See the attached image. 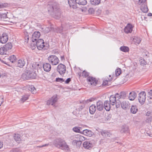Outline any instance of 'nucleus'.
<instances>
[{
	"label": "nucleus",
	"mask_w": 152,
	"mask_h": 152,
	"mask_svg": "<svg viewBox=\"0 0 152 152\" xmlns=\"http://www.w3.org/2000/svg\"><path fill=\"white\" fill-rule=\"evenodd\" d=\"M83 145L85 149H91L93 147V144L90 141H85Z\"/></svg>",
	"instance_id": "f8f14e48"
},
{
	"label": "nucleus",
	"mask_w": 152,
	"mask_h": 152,
	"mask_svg": "<svg viewBox=\"0 0 152 152\" xmlns=\"http://www.w3.org/2000/svg\"><path fill=\"white\" fill-rule=\"evenodd\" d=\"M42 66L44 70L46 72H48L51 69V66L49 63H44Z\"/></svg>",
	"instance_id": "2eb2a0df"
},
{
	"label": "nucleus",
	"mask_w": 152,
	"mask_h": 152,
	"mask_svg": "<svg viewBox=\"0 0 152 152\" xmlns=\"http://www.w3.org/2000/svg\"><path fill=\"white\" fill-rule=\"evenodd\" d=\"M94 100V99L93 98H91L88 99L87 100V102H92Z\"/></svg>",
	"instance_id": "338daca9"
},
{
	"label": "nucleus",
	"mask_w": 152,
	"mask_h": 152,
	"mask_svg": "<svg viewBox=\"0 0 152 152\" xmlns=\"http://www.w3.org/2000/svg\"><path fill=\"white\" fill-rule=\"evenodd\" d=\"M104 107L105 109L107 111H109L110 109V104L108 101H105L104 102Z\"/></svg>",
	"instance_id": "b1692460"
},
{
	"label": "nucleus",
	"mask_w": 152,
	"mask_h": 152,
	"mask_svg": "<svg viewBox=\"0 0 152 152\" xmlns=\"http://www.w3.org/2000/svg\"><path fill=\"white\" fill-rule=\"evenodd\" d=\"M3 46L6 49V50L8 51L11 49L12 47V45L11 42H8L4 45Z\"/></svg>",
	"instance_id": "a878e982"
},
{
	"label": "nucleus",
	"mask_w": 152,
	"mask_h": 152,
	"mask_svg": "<svg viewBox=\"0 0 152 152\" xmlns=\"http://www.w3.org/2000/svg\"><path fill=\"white\" fill-rule=\"evenodd\" d=\"M79 134L74 135L71 136L70 137V139L72 140H76L77 141H79Z\"/></svg>",
	"instance_id": "a19ab883"
},
{
	"label": "nucleus",
	"mask_w": 152,
	"mask_h": 152,
	"mask_svg": "<svg viewBox=\"0 0 152 152\" xmlns=\"http://www.w3.org/2000/svg\"><path fill=\"white\" fill-rule=\"evenodd\" d=\"M77 142L78 141H77L76 140H73V141L72 142V144L74 145H76Z\"/></svg>",
	"instance_id": "052dcab7"
},
{
	"label": "nucleus",
	"mask_w": 152,
	"mask_h": 152,
	"mask_svg": "<svg viewBox=\"0 0 152 152\" xmlns=\"http://www.w3.org/2000/svg\"><path fill=\"white\" fill-rule=\"evenodd\" d=\"M57 70L60 75H64L66 71V67L64 65L60 64L58 66Z\"/></svg>",
	"instance_id": "0eeeda50"
},
{
	"label": "nucleus",
	"mask_w": 152,
	"mask_h": 152,
	"mask_svg": "<svg viewBox=\"0 0 152 152\" xmlns=\"http://www.w3.org/2000/svg\"><path fill=\"white\" fill-rule=\"evenodd\" d=\"M140 5V10L143 12L145 13L148 12V9L146 4V2Z\"/></svg>",
	"instance_id": "412c9836"
},
{
	"label": "nucleus",
	"mask_w": 152,
	"mask_h": 152,
	"mask_svg": "<svg viewBox=\"0 0 152 152\" xmlns=\"http://www.w3.org/2000/svg\"><path fill=\"white\" fill-rule=\"evenodd\" d=\"M10 152H19L18 149L17 148H15L11 150Z\"/></svg>",
	"instance_id": "13d9d810"
},
{
	"label": "nucleus",
	"mask_w": 152,
	"mask_h": 152,
	"mask_svg": "<svg viewBox=\"0 0 152 152\" xmlns=\"http://www.w3.org/2000/svg\"><path fill=\"white\" fill-rule=\"evenodd\" d=\"M7 18V15L5 13H0V20H3Z\"/></svg>",
	"instance_id": "79ce46f5"
},
{
	"label": "nucleus",
	"mask_w": 152,
	"mask_h": 152,
	"mask_svg": "<svg viewBox=\"0 0 152 152\" xmlns=\"http://www.w3.org/2000/svg\"><path fill=\"white\" fill-rule=\"evenodd\" d=\"M36 42V45L37 48L39 50H41L42 49H47L46 48V46L44 45L45 42L42 39H38Z\"/></svg>",
	"instance_id": "423d86ee"
},
{
	"label": "nucleus",
	"mask_w": 152,
	"mask_h": 152,
	"mask_svg": "<svg viewBox=\"0 0 152 152\" xmlns=\"http://www.w3.org/2000/svg\"><path fill=\"white\" fill-rule=\"evenodd\" d=\"M81 143H82L81 142H80L79 141L78 142H77V144H76V145L77 146H79L81 145Z\"/></svg>",
	"instance_id": "e2e57ef3"
},
{
	"label": "nucleus",
	"mask_w": 152,
	"mask_h": 152,
	"mask_svg": "<svg viewBox=\"0 0 152 152\" xmlns=\"http://www.w3.org/2000/svg\"><path fill=\"white\" fill-rule=\"evenodd\" d=\"M101 0H90V2L91 4L96 6L99 4Z\"/></svg>",
	"instance_id": "7c9ffc66"
},
{
	"label": "nucleus",
	"mask_w": 152,
	"mask_h": 152,
	"mask_svg": "<svg viewBox=\"0 0 152 152\" xmlns=\"http://www.w3.org/2000/svg\"><path fill=\"white\" fill-rule=\"evenodd\" d=\"M3 142L1 141L0 140V148H1L3 146Z\"/></svg>",
	"instance_id": "0e129e2a"
},
{
	"label": "nucleus",
	"mask_w": 152,
	"mask_h": 152,
	"mask_svg": "<svg viewBox=\"0 0 152 152\" xmlns=\"http://www.w3.org/2000/svg\"><path fill=\"white\" fill-rule=\"evenodd\" d=\"M82 129L81 127H74L72 129L74 132L82 134V133L81 132L82 131Z\"/></svg>",
	"instance_id": "c9c22d12"
},
{
	"label": "nucleus",
	"mask_w": 152,
	"mask_h": 152,
	"mask_svg": "<svg viewBox=\"0 0 152 152\" xmlns=\"http://www.w3.org/2000/svg\"><path fill=\"white\" fill-rule=\"evenodd\" d=\"M120 50L124 52H128L129 50V48L126 46H122L120 48Z\"/></svg>",
	"instance_id": "f704fd0d"
},
{
	"label": "nucleus",
	"mask_w": 152,
	"mask_h": 152,
	"mask_svg": "<svg viewBox=\"0 0 152 152\" xmlns=\"http://www.w3.org/2000/svg\"><path fill=\"white\" fill-rule=\"evenodd\" d=\"M150 114L151 112L149 111H148L146 114V115L149 116L150 115Z\"/></svg>",
	"instance_id": "69168bd1"
},
{
	"label": "nucleus",
	"mask_w": 152,
	"mask_h": 152,
	"mask_svg": "<svg viewBox=\"0 0 152 152\" xmlns=\"http://www.w3.org/2000/svg\"><path fill=\"white\" fill-rule=\"evenodd\" d=\"M100 133L104 137H110L111 135L110 132L105 130H102Z\"/></svg>",
	"instance_id": "bb28decb"
},
{
	"label": "nucleus",
	"mask_w": 152,
	"mask_h": 152,
	"mask_svg": "<svg viewBox=\"0 0 152 152\" xmlns=\"http://www.w3.org/2000/svg\"><path fill=\"white\" fill-rule=\"evenodd\" d=\"M146 0H137V4L139 5H141L144 4L146 2Z\"/></svg>",
	"instance_id": "a18cd8bd"
},
{
	"label": "nucleus",
	"mask_w": 152,
	"mask_h": 152,
	"mask_svg": "<svg viewBox=\"0 0 152 152\" xmlns=\"http://www.w3.org/2000/svg\"><path fill=\"white\" fill-rule=\"evenodd\" d=\"M148 97L150 99H152V89L151 90L148 92Z\"/></svg>",
	"instance_id": "864d4df0"
},
{
	"label": "nucleus",
	"mask_w": 152,
	"mask_h": 152,
	"mask_svg": "<svg viewBox=\"0 0 152 152\" xmlns=\"http://www.w3.org/2000/svg\"><path fill=\"white\" fill-rule=\"evenodd\" d=\"M116 101V99L114 95H111L110 99V103L112 105H114Z\"/></svg>",
	"instance_id": "cd10ccee"
},
{
	"label": "nucleus",
	"mask_w": 152,
	"mask_h": 152,
	"mask_svg": "<svg viewBox=\"0 0 152 152\" xmlns=\"http://www.w3.org/2000/svg\"><path fill=\"white\" fill-rule=\"evenodd\" d=\"M120 94H119L117 93L115 94V96H114V97H115V98H116V99H117V100L118 101V100L120 99H121V97L120 96Z\"/></svg>",
	"instance_id": "09e8293b"
},
{
	"label": "nucleus",
	"mask_w": 152,
	"mask_h": 152,
	"mask_svg": "<svg viewBox=\"0 0 152 152\" xmlns=\"http://www.w3.org/2000/svg\"><path fill=\"white\" fill-rule=\"evenodd\" d=\"M131 112L133 114H135L138 111V109L136 105H132L130 109Z\"/></svg>",
	"instance_id": "c85d7f7f"
},
{
	"label": "nucleus",
	"mask_w": 152,
	"mask_h": 152,
	"mask_svg": "<svg viewBox=\"0 0 152 152\" xmlns=\"http://www.w3.org/2000/svg\"><path fill=\"white\" fill-rule=\"evenodd\" d=\"M129 102L124 101L121 103V107L124 110H127L129 108Z\"/></svg>",
	"instance_id": "f3484780"
},
{
	"label": "nucleus",
	"mask_w": 152,
	"mask_h": 152,
	"mask_svg": "<svg viewBox=\"0 0 152 152\" xmlns=\"http://www.w3.org/2000/svg\"><path fill=\"white\" fill-rule=\"evenodd\" d=\"M7 51L6 50L4 47H3L0 48V54L1 55H4L7 54Z\"/></svg>",
	"instance_id": "72a5a7b5"
},
{
	"label": "nucleus",
	"mask_w": 152,
	"mask_h": 152,
	"mask_svg": "<svg viewBox=\"0 0 152 152\" xmlns=\"http://www.w3.org/2000/svg\"><path fill=\"white\" fill-rule=\"evenodd\" d=\"M14 139L16 142L20 141L21 140V136L18 134H15L14 136Z\"/></svg>",
	"instance_id": "2f4dec72"
},
{
	"label": "nucleus",
	"mask_w": 152,
	"mask_h": 152,
	"mask_svg": "<svg viewBox=\"0 0 152 152\" xmlns=\"http://www.w3.org/2000/svg\"><path fill=\"white\" fill-rule=\"evenodd\" d=\"M120 132L122 133H127L129 132V127L126 125H123L120 130Z\"/></svg>",
	"instance_id": "ddd939ff"
},
{
	"label": "nucleus",
	"mask_w": 152,
	"mask_h": 152,
	"mask_svg": "<svg viewBox=\"0 0 152 152\" xmlns=\"http://www.w3.org/2000/svg\"><path fill=\"white\" fill-rule=\"evenodd\" d=\"M57 99L56 96H53L50 99L48 100L47 103V104L48 105L51 104L52 105H54V104L57 101Z\"/></svg>",
	"instance_id": "9b49d317"
},
{
	"label": "nucleus",
	"mask_w": 152,
	"mask_h": 152,
	"mask_svg": "<svg viewBox=\"0 0 152 152\" xmlns=\"http://www.w3.org/2000/svg\"><path fill=\"white\" fill-rule=\"evenodd\" d=\"M29 90L33 94H35L36 93V89L33 86H30L29 87Z\"/></svg>",
	"instance_id": "e433bc0d"
},
{
	"label": "nucleus",
	"mask_w": 152,
	"mask_h": 152,
	"mask_svg": "<svg viewBox=\"0 0 152 152\" xmlns=\"http://www.w3.org/2000/svg\"><path fill=\"white\" fill-rule=\"evenodd\" d=\"M96 107L98 110L99 111L102 110L104 108L103 103L101 101H99L96 103Z\"/></svg>",
	"instance_id": "aec40b11"
},
{
	"label": "nucleus",
	"mask_w": 152,
	"mask_h": 152,
	"mask_svg": "<svg viewBox=\"0 0 152 152\" xmlns=\"http://www.w3.org/2000/svg\"><path fill=\"white\" fill-rule=\"evenodd\" d=\"M32 67L33 69H37L38 71L42 68V65L38 62H34L32 64Z\"/></svg>",
	"instance_id": "4be33fe9"
},
{
	"label": "nucleus",
	"mask_w": 152,
	"mask_h": 152,
	"mask_svg": "<svg viewBox=\"0 0 152 152\" xmlns=\"http://www.w3.org/2000/svg\"><path fill=\"white\" fill-rule=\"evenodd\" d=\"M8 40V37L6 33L3 34L1 37L0 41L2 44L5 43Z\"/></svg>",
	"instance_id": "a211bd4d"
},
{
	"label": "nucleus",
	"mask_w": 152,
	"mask_h": 152,
	"mask_svg": "<svg viewBox=\"0 0 152 152\" xmlns=\"http://www.w3.org/2000/svg\"><path fill=\"white\" fill-rule=\"evenodd\" d=\"M89 75V73L87 72L86 71H83L82 73V76L83 77H88Z\"/></svg>",
	"instance_id": "37998d69"
},
{
	"label": "nucleus",
	"mask_w": 152,
	"mask_h": 152,
	"mask_svg": "<svg viewBox=\"0 0 152 152\" xmlns=\"http://www.w3.org/2000/svg\"><path fill=\"white\" fill-rule=\"evenodd\" d=\"M54 145L56 147L64 150H68L69 147L66 144L65 140L60 138H58L54 140Z\"/></svg>",
	"instance_id": "f257e3e1"
},
{
	"label": "nucleus",
	"mask_w": 152,
	"mask_h": 152,
	"mask_svg": "<svg viewBox=\"0 0 152 152\" xmlns=\"http://www.w3.org/2000/svg\"><path fill=\"white\" fill-rule=\"evenodd\" d=\"M81 132L86 136L91 137L93 135L94 133L91 130L88 129H85L82 131Z\"/></svg>",
	"instance_id": "dca6fc26"
},
{
	"label": "nucleus",
	"mask_w": 152,
	"mask_h": 152,
	"mask_svg": "<svg viewBox=\"0 0 152 152\" xmlns=\"http://www.w3.org/2000/svg\"><path fill=\"white\" fill-rule=\"evenodd\" d=\"M146 93L145 91H142L138 95V99L139 102L141 104H143L146 99Z\"/></svg>",
	"instance_id": "39448f33"
},
{
	"label": "nucleus",
	"mask_w": 152,
	"mask_h": 152,
	"mask_svg": "<svg viewBox=\"0 0 152 152\" xmlns=\"http://www.w3.org/2000/svg\"><path fill=\"white\" fill-rule=\"evenodd\" d=\"M136 96V93L134 91H132L130 93L129 98L130 100L133 101L135 98Z\"/></svg>",
	"instance_id": "5701e85b"
},
{
	"label": "nucleus",
	"mask_w": 152,
	"mask_h": 152,
	"mask_svg": "<svg viewBox=\"0 0 152 152\" xmlns=\"http://www.w3.org/2000/svg\"><path fill=\"white\" fill-rule=\"evenodd\" d=\"M48 11L50 14L53 15H57L59 16L61 14L58 5L56 2L53 3L51 6H48Z\"/></svg>",
	"instance_id": "f03ea898"
},
{
	"label": "nucleus",
	"mask_w": 152,
	"mask_h": 152,
	"mask_svg": "<svg viewBox=\"0 0 152 152\" xmlns=\"http://www.w3.org/2000/svg\"><path fill=\"white\" fill-rule=\"evenodd\" d=\"M77 4L80 5H85L87 3L86 0H76Z\"/></svg>",
	"instance_id": "473e14b6"
},
{
	"label": "nucleus",
	"mask_w": 152,
	"mask_h": 152,
	"mask_svg": "<svg viewBox=\"0 0 152 152\" xmlns=\"http://www.w3.org/2000/svg\"><path fill=\"white\" fill-rule=\"evenodd\" d=\"M56 81L57 82L62 83L64 81V80L63 78L58 77L56 78Z\"/></svg>",
	"instance_id": "3c124183"
},
{
	"label": "nucleus",
	"mask_w": 152,
	"mask_h": 152,
	"mask_svg": "<svg viewBox=\"0 0 152 152\" xmlns=\"http://www.w3.org/2000/svg\"><path fill=\"white\" fill-rule=\"evenodd\" d=\"M48 60L49 62L53 65H57L59 62L58 58L54 55L49 56L48 58Z\"/></svg>",
	"instance_id": "20e7f679"
},
{
	"label": "nucleus",
	"mask_w": 152,
	"mask_h": 152,
	"mask_svg": "<svg viewBox=\"0 0 152 152\" xmlns=\"http://www.w3.org/2000/svg\"><path fill=\"white\" fill-rule=\"evenodd\" d=\"M87 80L88 82V83H90L93 86H95L98 82V80L96 78L92 77H88Z\"/></svg>",
	"instance_id": "6e6552de"
},
{
	"label": "nucleus",
	"mask_w": 152,
	"mask_h": 152,
	"mask_svg": "<svg viewBox=\"0 0 152 152\" xmlns=\"http://www.w3.org/2000/svg\"><path fill=\"white\" fill-rule=\"evenodd\" d=\"M37 74L36 72L28 71L26 74H22V77L23 79L27 80L29 78L34 79L36 78Z\"/></svg>",
	"instance_id": "7ed1b4c3"
},
{
	"label": "nucleus",
	"mask_w": 152,
	"mask_h": 152,
	"mask_svg": "<svg viewBox=\"0 0 152 152\" xmlns=\"http://www.w3.org/2000/svg\"><path fill=\"white\" fill-rule=\"evenodd\" d=\"M63 27L61 26L60 27H57L55 28V31L57 33L62 34L63 31Z\"/></svg>",
	"instance_id": "58836bf2"
},
{
	"label": "nucleus",
	"mask_w": 152,
	"mask_h": 152,
	"mask_svg": "<svg viewBox=\"0 0 152 152\" xmlns=\"http://www.w3.org/2000/svg\"><path fill=\"white\" fill-rule=\"evenodd\" d=\"M146 133L147 135L150 137H152V134L150 131H147Z\"/></svg>",
	"instance_id": "bf43d9fd"
},
{
	"label": "nucleus",
	"mask_w": 152,
	"mask_h": 152,
	"mask_svg": "<svg viewBox=\"0 0 152 152\" xmlns=\"http://www.w3.org/2000/svg\"><path fill=\"white\" fill-rule=\"evenodd\" d=\"M29 97V95L28 94L24 95L22 96L20 99L21 101L23 102L28 99Z\"/></svg>",
	"instance_id": "4c0bfd02"
},
{
	"label": "nucleus",
	"mask_w": 152,
	"mask_h": 152,
	"mask_svg": "<svg viewBox=\"0 0 152 152\" xmlns=\"http://www.w3.org/2000/svg\"><path fill=\"white\" fill-rule=\"evenodd\" d=\"M121 73V70L120 68H118L116 69L115 71V74L116 76H118L120 75Z\"/></svg>",
	"instance_id": "49530a36"
},
{
	"label": "nucleus",
	"mask_w": 152,
	"mask_h": 152,
	"mask_svg": "<svg viewBox=\"0 0 152 152\" xmlns=\"http://www.w3.org/2000/svg\"><path fill=\"white\" fill-rule=\"evenodd\" d=\"M61 60L62 61L64 60V56H61Z\"/></svg>",
	"instance_id": "774afa93"
},
{
	"label": "nucleus",
	"mask_w": 152,
	"mask_h": 152,
	"mask_svg": "<svg viewBox=\"0 0 152 152\" xmlns=\"http://www.w3.org/2000/svg\"><path fill=\"white\" fill-rule=\"evenodd\" d=\"M120 96L121 99H125L126 97V94L125 92H121L120 93Z\"/></svg>",
	"instance_id": "c03bdc74"
},
{
	"label": "nucleus",
	"mask_w": 152,
	"mask_h": 152,
	"mask_svg": "<svg viewBox=\"0 0 152 152\" xmlns=\"http://www.w3.org/2000/svg\"><path fill=\"white\" fill-rule=\"evenodd\" d=\"M16 59V57L14 55L10 56L9 58H8V59L12 63H13L15 60Z\"/></svg>",
	"instance_id": "ea45409f"
},
{
	"label": "nucleus",
	"mask_w": 152,
	"mask_h": 152,
	"mask_svg": "<svg viewBox=\"0 0 152 152\" xmlns=\"http://www.w3.org/2000/svg\"><path fill=\"white\" fill-rule=\"evenodd\" d=\"M71 81V79L70 78H69L66 79V80L65 81V83L66 84H68L69 83V82Z\"/></svg>",
	"instance_id": "4d7b16f0"
},
{
	"label": "nucleus",
	"mask_w": 152,
	"mask_h": 152,
	"mask_svg": "<svg viewBox=\"0 0 152 152\" xmlns=\"http://www.w3.org/2000/svg\"><path fill=\"white\" fill-rule=\"evenodd\" d=\"M121 103L120 100H118V101L116 102H115V106L117 108H118L120 107L121 104Z\"/></svg>",
	"instance_id": "8fccbe9b"
},
{
	"label": "nucleus",
	"mask_w": 152,
	"mask_h": 152,
	"mask_svg": "<svg viewBox=\"0 0 152 152\" xmlns=\"http://www.w3.org/2000/svg\"><path fill=\"white\" fill-rule=\"evenodd\" d=\"M69 4L71 7L73 9H75L77 8V6L76 2V0H68Z\"/></svg>",
	"instance_id": "4468645a"
},
{
	"label": "nucleus",
	"mask_w": 152,
	"mask_h": 152,
	"mask_svg": "<svg viewBox=\"0 0 152 152\" xmlns=\"http://www.w3.org/2000/svg\"><path fill=\"white\" fill-rule=\"evenodd\" d=\"M25 64L26 61L24 59H22L18 60L17 62V66L20 68H22L25 65Z\"/></svg>",
	"instance_id": "6ab92c4d"
},
{
	"label": "nucleus",
	"mask_w": 152,
	"mask_h": 152,
	"mask_svg": "<svg viewBox=\"0 0 152 152\" xmlns=\"http://www.w3.org/2000/svg\"><path fill=\"white\" fill-rule=\"evenodd\" d=\"M96 110V107L95 105L92 104L89 107V112L91 114H93Z\"/></svg>",
	"instance_id": "393cba45"
},
{
	"label": "nucleus",
	"mask_w": 152,
	"mask_h": 152,
	"mask_svg": "<svg viewBox=\"0 0 152 152\" xmlns=\"http://www.w3.org/2000/svg\"><path fill=\"white\" fill-rule=\"evenodd\" d=\"M78 138H79V141L81 142L85 140V138L82 136H81L79 134V137H78Z\"/></svg>",
	"instance_id": "603ef678"
},
{
	"label": "nucleus",
	"mask_w": 152,
	"mask_h": 152,
	"mask_svg": "<svg viewBox=\"0 0 152 152\" xmlns=\"http://www.w3.org/2000/svg\"><path fill=\"white\" fill-rule=\"evenodd\" d=\"M133 26L132 24L128 23L124 28V32L126 34L131 33L132 31Z\"/></svg>",
	"instance_id": "9d476101"
},
{
	"label": "nucleus",
	"mask_w": 152,
	"mask_h": 152,
	"mask_svg": "<svg viewBox=\"0 0 152 152\" xmlns=\"http://www.w3.org/2000/svg\"><path fill=\"white\" fill-rule=\"evenodd\" d=\"M152 120V117L150 116L146 118V121L148 123H150Z\"/></svg>",
	"instance_id": "de8ad7c7"
},
{
	"label": "nucleus",
	"mask_w": 152,
	"mask_h": 152,
	"mask_svg": "<svg viewBox=\"0 0 152 152\" xmlns=\"http://www.w3.org/2000/svg\"><path fill=\"white\" fill-rule=\"evenodd\" d=\"M108 80H106L103 81V84L104 85H108Z\"/></svg>",
	"instance_id": "6e6d98bb"
},
{
	"label": "nucleus",
	"mask_w": 152,
	"mask_h": 152,
	"mask_svg": "<svg viewBox=\"0 0 152 152\" xmlns=\"http://www.w3.org/2000/svg\"><path fill=\"white\" fill-rule=\"evenodd\" d=\"M88 11L89 13L92 14L94 13V10L93 8H90L88 9Z\"/></svg>",
	"instance_id": "5fc2aeb1"
},
{
	"label": "nucleus",
	"mask_w": 152,
	"mask_h": 152,
	"mask_svg": "<svg viewBox=\"0 0 152 152\" xmlns=\"http://www.w3.org/2000/svg\"><path fill=\"white\" fill-rule=\"evenodd\" d=\"M40 33L39 31L34 32L32 35L31 40L32 42H36L40 37Z\"/></svg>",
	"instance_id": "1a4fd4ad"
},
{
	"label": "nucleus",
	"mask_w": 152,
	"mask_h": 152,
	"mask_svg": "<svg viewBox=\"0 0 152 152\" xmlns=\"http://www.w3.org/2000/svg\"><path fill=\"white\" fill-rule=\"evenodd\" d=\"M141 39L139 37H134L133 39V41L135 45H139L141 42Z\"/></svg>",
	"instance_id": "c756f323"
},
{
	"label": "nucleus",
	"mask_w": 152,
	"mask_h": 152,
	"mask_svg": "<svg viewBox=\"0 0 152 152\" xmlns=\"http://www.w3.org/2000/svg\"><path fill=\"white\" fill-rule=\"evenodd\" d=\"M25 42H28V40H29V37L28 36H26L25 37Z\"/></svg>",
	"instance_id": "680f3d73"
}]
</instances>
